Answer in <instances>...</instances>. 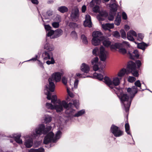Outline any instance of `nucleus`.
<instances>
[{
	"instance_id": "obj_38",
	"label": "nucleus",
	"mask_w": 152,
	"mask_h": 152,
	"mask_svg": "<svg viewBox=\"0 0 152 152\" xmlns=\"http://www.w3.org/2000/svg\"><path fill=\"white\" fill-rule=\"evenodd\" d=\"M136 80L135 77L132 76H129L128 79V81L130 83H133Z\"/></svg>"
},
{
	"instance_id": "obj_39",
	"label": "nucleus",
	"mask_w": 152,
	"mask_h": 152,
	"mask_svg": "<svg viewBox=\"0 0 152 152\" xmlns=\"http://www.w3.org/2000/svg\"><path fill=\"white\" fill-rule=\"evenodd\" d=\"M48 32L47 34V36L48 37H51L52 35L53 34V36L54 37V31L53 30H50L48 31Z\"/></svg>"
},
{
	"instance_id": "obj_51",
	"label": "nucleus",
	"mask_w": 152,
	"mask_h": 152,
	"mask_svg": "<svg viewBox=\"0 0 152 152\" xmlns=\"http://www.w3.org/2000/svg\"><path fill=\"white\" fill-rule=\"evenodd\" d=\"M114 18V16L113 15L110 14L108 17V19L110 20H113Z\"/></svg>"
},
{
	"instance_id": "obj_42",
	"label": "nucleus",
	"mask_w": 152,
	"mask_h": 152,
	"mask_svg": "<svg viewBox=\"0 0 152 152\" xmlns=\"http://www.w3.org/2000/svg\"><path fill=\"white\" fill-rule=\"evenodd\" d=\"M51 58V60L50 61H46V63L48 64L49 65V64H53L54 63V62H55L54 60V59L53 58V57Z\"/></svg>"
},
{
	"instance_id": "obj_57",
	"label": "nucleus",
	"mask_w": 152,
	"mask_h": 152,
	"mask_svg": "<svg viewBox=\"0 0 152 152\" xmlns=\"http://www.w3.org/2000/svg\"><path fill=\"white\" fill-rule=\"evenodd\" d=\"M69 26H72L73 27H74L75 26H77V24L76 23H70L69 24Z\"/></svg>"
},
{
	"instance_id": "obj_10",
	"label": "nucleus",
	"mask_w": 152,
	"mask_h": 152,
	"mask_svg": "<svg viewBox=\"0 0 152 152\" xmlns=\"http://www.w3.org/2000/svg\"><path fill=\"white\" fill-rule=\"evenodd\" d=\"M110 131L115 137H119L123 134V132L120 130L118 126L114 125H112Z\"/></svg>"
},
{
	"instance_id": "obj_13",
	"label": "nucleus",
	"mask_w": 152,
	"mask_h": 152,
	"mask_svg": "<svg viewBox=\"0 0 152 152\" xmlns=\"http://www.w3.org/2000/svg\"><path fill=\"white\" fill-rule=\"evenodd\" d=\"M84 25L85 26H88L89 27H92L91 17L89 15H86L85 20L84 22Z\"/></svg>"
},
{
	"instance_id": "obj_8",
	"label": "nucleus",
	"mask_w": 152,
	"mask_h": 152,
	"mask_svg": "<svg viewBox=\"0 0 152 152\" xmlns=\"http://www.w3.org/2000/svg\"><path fill=\"white\" fill-rule=\"evenodd\" d=\"M141 64V62L139 60L136 61V64L133 62L131 61L129 62L127 67L129 69L131 70V72L134 76L137 77L139 76V74L137 69H139L140 68Z\"/></svg>"
},
{
	"instance_id": "obj_15",
	"label": "nucleus",
	"mask_w": 152,
	"mask_h": 152,
	"mask_svg": "<svg viewBox=\"0 0 152 152\" xmlns=\"http://www.w3.org/2000/svg\"><path fill=\"white\" fill-rule=\"evenodd\" d=\"M42 57L45 60L50 59L53 57L52 53L51 52L45 51L42 53Z\"/></svg>"
},
{
	"instance_id": "obj_59",
	"label": "nucleus",
	"mask_w": 152,
	"mask_h": 152,
	"mask_svg": "<svg viewBox=\"0 0 152 152\" xmlns=\"http://www.w3.org/2000/svg\"><path fill=\"white\" fill-rule=\"evenodd\" d=\"M37 55H36L34 58H32V59L30 60L29 61L32 60L35 61L37 60Z\"/></svg>"
},
{
	"instance_id": "obj_48",
	"label": "nucleus",
	"mask_w": 152,
	"mask_h": 152,
	"mask_svg": "<svg viewBox=\"0 0 152 152\" xmlns=\"http://www.w3.org/2000/svg\"><path fill=\"white\" fill-rule=\"evenodd\" d=\"M102 28L105 30H108V28L107 27V23L102 24Z\"/></svg>"
},
{
	"instance_id": "obj_58",
	"label": "nucleus",
	"mask_w": 152,
	"mask_h": 152,
	"mask_svg": "<svg viewBox=\"0 0 152 152\" xmlns=\"http://www.w3.org/2000/svg\"><path fill=\"white\" fill-rule=\"evenodd\" d=\"M76 75L77 76L79 77H85L83 76L82 74L79 73H77L76 74Z\"/></svg>"
},
{
	"instance_id": "obj_50",
	"label": "nucleus",
	"mask_w": 152,
	"mask_h": 152,
	"mask_svg": "<svg viewBox=\"0 0 152 152\" xmlns=\"http://www.w3.org/2000/svg\"><path fill=\"white\" fill-rule=\"evenodd\" d=\"M78 80H75L74 82V87L75 88H77V85L78 83Z\"/></svg>"
},
{
	"instance_id": "obj_1",
	"label": "nucleus",
	"mask_w": 152,
	"mask_h": 152,
	"mask_svg": "<svg viewBox=\"0 0 152 152\" xmlns=\"http://www.w3.org/2000/svg\"><path fill=\"white\" fill-rule=\"evenodd\" d=\"M134 84L135 86H133L131 88H129L127 89L129 96L126 94L122 93L120 94L119 96L126 112L129 111L132 99L137 92V87L140 88L141 87V84L139 80L136 81Z\"/></svg>"
},
{
	"instance_id": "obj_53",
	"label": "nucleus",
	"mask_w": 152,
	"mask_h": 152,
	"mask_svg": "<svg viewBox=\"0 0 152 152\" xmlns=\"http://www.w3.org/2000/svg\"><path fill=\"white\" fill-rule=\"evenodd\" d=\"M67 92L69 94V96L71 97H73L74 96V95L73 94L70 92V91L68 90V89H67Z\"/></svg>"
},
{
	"instance_id": "obj_12",
	"label": "nucleus",
	"mask_w": 152,
	"mask_h": 152,
	"mask_svg": "<svg viewBox=\"0 0 152 152\" xmlns=\"http://www.w3.org/2000/svg\"><path fill=\"white\" fill-rule=\"evenodd\" d=\"M127 38L129 41L134 42V39L133 37H137V33L133 30H130L127 33Z\"/></svg>"
},
{
	"instance_id": "obj_43",
	"label": "nucleus",
	"mask_w": 152,
	"mask_h": 152,
	"mask_svg": "<svg viewBox=\"0 0 152 152\" xmlns=\"http://www.w3.org/2000/svg\"><path fill=\"white\" fill-rule=\"evenodd\" d=\"M107 26L108 30L109 29H112L114 28V25L113 23H107Z\"/></svg>"
},
{
	"instance_id": "obj_14",
	"label": "nucleus",
	"mask_w": 152,
	"mask_h": 152,
	"mask_svg": "<svg viewBox=\"0 0 152 152\" xmlns=\"http://www.w3.org/2000/svg\"><path fill=\"white\" fill-rule=\"evenodd\" d=\"M118 47L116 45V44H115L114 45H111L110 46V48L111 49H119V52L123 54H125L126 53V49L124 48H123V47L120 46V47Z\"/></svg>"
},
{
	"instance_id": "obj_45",
	"label": "nucleus",
	"mask_w": 152,
	"mask_h": 152,
	"mask_svg": "<svg viewBox=\"0 0 152 152\" xmlns=\"http://www.w3.org/2000/svg\"><path fill=\"white\" fill-rule=\"evenodd\" d=\"M113 36L116 38H118L120 37L119 33L117 31L114 32L113 34Z\"/></svg>"
},
{
	"instance_id": "obj_20",
	"label": "nucleus",
	"mask_w": 152,
	"mask_h": 152,
	"mask_svg": "<svg viewBox=\"0 0 152 152\" xmlns=\"http://www.w3.org/2000/svg\"><path fill=\"white\" fill-rule=\"evenodd\" d=\"M115 44L118 47H120V46H121L124 48L128 47L129 46V44L128 42L125 41H124L122 43H116Z\"/></svg>"
},
{
	"instance_id": "obj_21",
	"label": "nucleus",
	"mask_w": 152,
	"mask_h": 152,
	"mask_svg": "<svg viewBox=\"0 0 152 152\" xmlns=\"http://www.w3.org/2000/svg\"><path fill=\"white\" fill-rule=\"evenodd\" d=\"M63 31L60 29H57L54 31V37H52L51 38H57L62 34Z\"/></svg>"
},
{
	"instance_id": "obj_9",
	"label": "nucleus",
	"mask_w": 152,
	"mask_h": 152,
	"mask_svg": "<svg viewBox=\"0 0 152 152\" xmlns=\"http://www.w3.org/2000/svg\"><path fill=\"white\" fill-rule=\"evenodd\" d=\"M92 53L95 56L99 55L100 59L102 61H104L106 60L107 56L108 54L107 51L105 50L104 48L102 46L100 47L99 52V48L97 47H96L93 50Z\"/></svg>"
},
{
	"instance_id": "obj_46",
	"label": "nucleus",
	"mask_w": 152,
	"mask_h": 152,
	"mask_svg": "<svg viewBox=\"0 0 152 152\" xmlns=\"http://www.w3.org/2000/svg\"><path fill=\"white\" fill-rule=\"evenodd\" d=\"M62 82L64 85H66L67 83V78L65 77H63L62 79Z\"/></svg>"
},
{
	"instance_id": "obj_18",
	"label": "nucleus",
	"mask_w": 152,
	"mask_h": 152,
	"mask_svg": "<svg viewBox=\"0 0 152 152\" xmlns=\"http://www.w3.org/2000/svg\"><path fill=\"white\" fill-rule=\"evenodd\" d=\"M134 42L137 44V47L140 49L143 50H145L146 48L147 47L148 45L145 42H142L140 43H137L136 42Z\"/></svg>"
},
{
	"instance_id": "obj_40",
	"label": "nucleus",
	"mask_w": 152,
	"mask_h": 152,
	"mask_svg": "<svg viewBox=\"0 0 152 152\" xmlns=\"http://www.w3.org/2000/svg\"><path fill=\"white\" fill-rule=\"evenodd\" d=\"M71 36L73 38L76 39L77 38V35L75 31H73L71 33Z\"/></svg>"
},
{
	"instance_id": "obj_27",
	"label": "nucleus",
	"mask_w": 152,
	"mask_h": 152,
	"mask_svg": "<svg viewBox=\"0 0 152 152\" xmlns=\"http://www.w3.org/2000/svg\"><path fill=\"white\" fill-rule=\"evenodd\" d=\"M109 7L111 8V11L115 12L117 10V6L116 4L115 3L110 4Z\"/></svg>"
},
{
	"instance_id": "obj_55",
	"label": "nucleus",
	"mask_w": 152,
	"mask_h": 152,
	"mask_svg": "<svg viewBox=\"0 0 152 152\" xmlns=\"http://www.w3.org/2000/svg\"><path fill=\"white\" fill-rule=\"evenodd\" d=\"M31 1L32 3L35 4H38L39 3L38 0H31Z\"/></svg>"
},
{
	"instance_id": "obj_2",
	"label": "nucleus",
	"mask_w": 152,
	"mask_h": 152,
	"mask_svg": "<svg viewBox=\"0 0 152 152\" xmlns=\"http://www.w3.org/2000/svg\"><path fill=\"white\" fill-rule=\"evenodd\" d=\"M63 75L62 73L59 72H56L53 74L51 77L48 79L49 85L48 87L47 85L45 86L46 89L44 90V93L47 95V98L48 100L51 99V102L55 104L57 100V96L54 95L52 96L51 98V94L50 93L53 92L54 91L55 85L53 81L56 82L59 81L61 79V76Z\"/></svg>"
},
{
	"instance_id": "obj_34",
	"label": "nucleus",
	"mask_w": 152,
	"mask_h": 152,
	"mask_svg": "<svg viewBox=\"0 0 152 152\" xmlns=\"http://www.w3.org/2000/svg\"><path fill=\"white\" fill-rule=\"evenodd\" d=\"M121 37L124 39L126 38V34L125 31L123 29H121L120 31Z\"/></svg>"
},
{
	"instance_id": "obj_35",
	"label": "nucleus",
	"mask_w": 152,
	"mask_h": 152,
	"mask_svg": "<svg viewBox=\"0 0 152 152\" xmlns=\"http://www.w3.org/2000/svg\"><path fill=\"white\" fill-rule=\"evenodd\" d=\"M144 37V35L142 34H138V36L137 37V40L139 41H141L143 39Z\"/></svg>"
},
{
	"instance_id": "obj_54",
	"label": "nucleus",
	"mask_w": 152,
	"mask_h": 152,
	"mask_svg": "<svg viewBox=\"0 0 152 152\" xmlns=\"http://www.w3.org/2000/svg\"><path fill=\"white\" fill-rule=\"evenodd\" d=\"M86 9V6L85 5H83L82 7V11L83 12H84Z\"/></svg>"
},
{
	"instance_id": "obj_4",
	"label": "nucleus",
	"mask_w": 152,
	"mask_h": 152,
	"mask_svg": "<svg viewBox=\"0 0 152 152\" xmlns=\"http://www.w3.org/2000/svg\"><path fill=\"white\" fill-rule=\"evenodd\" d=\"M121 78L115 77L110 78L107 77H105L104 78V82L111 89L115 91L116 90H118L119 88L115 86H118L120 83V80Z\"/></svg>"
},
{
	"instance_id": "obj_52",
	"label": "nucleus",
	"mask_w": 152,
	"mask_h": 152,
	"mask_svg": "<svg viewBox=\"0 0 152 152\" xmlns=\"http://www.w3.org/2000/svg\"><path fill=\"white\" fill-rule=\"evenodd\" d=\"M93 69L94 71H96L99 69V67L97 64L93 65Z\"/></svg>"
},
{
	"instance_id": "obj_64",
	"label": "nucleus",
	"mask_w": 152,
	"mask_h": 152,
	"mask_svg": "<svg viewBox=\"0 0 152 152\" xmlns=\"http://www.w3.org/2000/svg\"><path fill=\"white\" fill-rule=\"evenodd\" d=\"M103 0L105 2H108V1H109V0Z\"/></svg>"
},
{
	"instance_id": "obj_61",
	"label": "nucleus",
	"mask_w": 152,
	"mask_h": 152,
	"mask_svg": "<svg viewBox=\"0 0 152 152\" xmlns=\"http://www.w3.org/2000/svg\"><path fill=\"white\" fill-rule=\"evenodd\" d=\"M94 2V1L93 0L90 2V5L91 7H93L94 6V5L93 4V3Z\"/></svg>"
},
{
	"instance_id": "obj_25",
	"label": "nucleus",
	"mask_w": 152,
	"mask_h": 152,
	"mask_svg": "<svg viewBox=\"0 0 152 152\" xmlns=\"http://www.w3.org/2000/svg\"><path fill=\"white\" fill-rule=\"evenodd\" d=\"M126 72V70L125 68L122 69L118 74V76L119 78H121L123 76Z\"/></svg>"
},
{
	"instance_id": "obj_16",
	"label": "nucleus",
	"mask_w": 152,
	"mask_h": 152,
	"mask_svg": "<svg viewBox=\"0 0 152 152\" xmlns=\"http://www.w3.org/2000/svg\"><path fill=\"white\" fill-rule=\"evenodd\" d=\"M81 70L86 73H88L89 71L90 67L88 65L85 63H83L80 68Z\"/></svg>"
},
{
	"instance_id": "obj_24",
	"label": "nucleus",
	"mask_w": 152,
	"mask_h": 152,
	"mask_svg": "<svg viewBox=\"0 0 152 152\" xmlns=\"http://www.w3.org/2000/svg\"><path fill=\"white\" fill-rule=\"evenodd\" d=\"M44 49L49 51L53 50L54 48L53 45L46 43L44 46Z\"/></svg>"
},
{
	"instance_id": "obj_26",
	"label": "nucleus",
	"mask_w": 152,
	"mask_h": 152,
	"mask_svg": "<svg viewBox=\"0 0 152 152\" xmlns=\"http://www.w3.org/2000/svg\"><path fill=\"white\" fill-rule=\"evenodd\" d=\"M121 22V17L119 13H118L116 18L115 20V24L117 26H119Z\"/></svg>"
},
{
	"instance_id": "obj_3",
	"label": "nucleus",
	"mask_w": 152,
	"mask_h": 152,
	"mask_svg": "<svg viewBox=\"0 0 152 152\" xmlns=\"http://www.w3.org/2000/svg\"><path fill=\"white\" fill-rule=\"evenodd\" d=\"M93 37L91 40V43L94 46H97L101 44L102 41L103 42V45L107 47L111 45V42L107 37H105L103 36L101 32L95 31L92 33Z\"/></svg>"
},
{
	"instance_id": "obj_56",
	"label": "nucleus",
	"mask_w": 152,
	"mask_h": 152,
	"mask_svg": "<svg viewBox=\"0 0 152 152\" xmlns=\"http://www.w3.org/2000/svg\"><path fill=\"white\" fill-rule=\"evenodd\" d=\"M53 12L50 10L48 11L47 12V14L49 16L52 15Z\"/></svg>"
},
{
	"instance_id": "obj_44",
	"label": "nucleus",
	"mask_w": 152,
	"mask_h": 152,
	"mask_svg": "<svg viewBox=\"0 0 152 152\" xmlns=\"http://www.w3.org/2000/svg\"><path fill=\"white\" fill-rule=\"evenodd\" d=\"M99 7L98 6H95L93 8V10L95 12H97L99 10Z\"/></svg>"
},
{
	"instance_id": "obj_31",
	"label": "nucleus",
	"mask_w": 152,
	"mask_h": 152,
	"mask_svg": "<svg viewBox=\"0 0 152 152\" xmlns=\"http://www.w3.org/2000/svg\"><path fill=\"white\" fill-rule=\"evenodd\" d=\"M81 39L83 43L85 44H87L88 40L87 37L84 34L82 35L81 36Z\"/></svg>"
},
{
	"instance_id": "obj_36",
	"label": "nucleus",
	"mask_w": 152,
	"mask_h": 152,
	"mask_svg": "<svg viewBox=\"0 0 152 152\" xmlns=\"http://www.w3.org/2000/svg\"><path fill=\"white\" fill-rule=\"evenodd\" d=\"M99 58L96 57L93 59L91 61V63L92 65L97 64H98V61Z\"/></svg>"
},
{
	"instance_id": "obj_17",
	"label": "nucleus",
	"mask_w": 152,
	"mask_h": 152,
	"mask_svg": "<svg viewBox=\"0 0 152 152\" xmlns=\"http://www.w3.org/2000/svg\"><path fill=\"white\" fill-rule=\"evenodd\" d=\"M33 140L32 138H29L26 139L25 145L27 148L31 147L33 145Z\"/></svg>"
},
{
	"instance_id": "obj_41",
	"label": "nucleus",
	"mask_w": 152,
	"mask_h": 152,
	"mask_svg": "<svg viewBox=\"0 0 152 152\" xmlns=\"http://www.w3.org/2000/svg\"><path fill=\"white\" fill-rule=\"evenodd\" d=\"M52 26L55 28H58L59 26V24L58 22H53L52 24Z\"/></svg>"
},
{
	"instance_id": "obj_28",
	"label": "nucleus",
	"mask_w": 152,
	"mask_h": 152,
	"mask_svg": "<svg viewBox=\"0 0 152 152\" xmlns=\"http://www.w3.org/2000/svg\"><path fill=\"white\" fill-rule=\"evenodd\" d=\"M44 148H42L37 149L31 148L28 150V152H44Z\"/></svg>"
},
{
	"instance_id": "obj_23",
	"label": "nucleus",
	"mask_w": 152,
	"mask_h": 152,
	"mask_svg": "<svg viewBox=\"0 0 152 152\" xmlns=\"http://www.w3.org/2000/svg\"><path fill=\"white\" fill-rule=\"evenodd\" d=\"M20 137L21 135L20 134H15L14 136V137L15 138V140L16 142L17 143L20 144L22 143V140L20 139Z\"/></svg>"
},
{
	"instance_id": "obj_32",
	"label": "nucleus",
	"mask_w": 152,
	"mask_h": 152,
	"mask_svg": "<svg viewBox=\"0 0 152 152\" xmlns=\"http://www.w3.org/2000/svg\"><path fill=\"white\" fill-rule=\"evenodd\" d=\"M85 113V110H82L75 113L74 115V116L76 117H78L83 115Z\"/></svg>"
},
{
	"instance_id": "obj_62",
	"label": "nucleus",
	"mask_w": 152,
	"mask_h": 152,
	"mask_svg": "<svg viewBox=\"0 0 152 152\" xmlns=\"http://www.w3.org/2000/svg\"><path fill=\"white\" fill-rule=\"evenodd\" d=\"M66 100L68 102L70 101V99L69 96H67V97L66 98Z\"/></svg>"
},
{
	"instance_id": "obj_60",
	"label": "nucleus",
	"mask_w": 152,
	"mask_h": 152,
	"mask_svg": "<svg viewBox=\"0 0 152 152\" xmlns=\"http://www.w3.org/2000/svg\"><path fill=\"white\" fill-rule=\"evenodd\" d=\"M124 28L126 30H127L129 29V26L127 25H126L125 26Z\"/></svg>"
},
{
	"instance_id": "obj_7",
	"label": "nucleus",
	"mask_w": 152,
	"mask_h": 152,
	"mask_svg": "<svg viewBox=\"0 0 152 152\" xmlns=\"http://www.w3.org/2000/svg\"><path fill=\"white\" fill-rule=\"evenodd\" d=\"M61 134V132L58 130L55 136L54 137V134L53 133L50 132L45 137L44 143L47 144L51 142H55L57 140L60 138Z\"/></svg>"
},
{
	"instance_id": "obj_5",
	"label": "nucleus",
	"mask_w": 152,
	"mask_h": 152,
	"mask_svg": "<svg viewBox=\"0 0 152 152\" xmlns=\"http://www.w3.org/2000/svg\"><path fill=\"white\" fill-rule=\"evenodd\" d=\"M51 128L52 127L50 126H47L45 128L43 124H40L36 128L35 132H34L32 136L33 137L37 138L39 137L40 135L42 134H46L50 130Z\"/></svg>"
},
{
	"instance_id": "obj_49",
	"label": "nucleus",
	"mask_w": 152,
	"mask_h": 152,
	"mask_svg": "<svg viewBox=\"0 0 152 152\" xmlns=\"http://www.w3.org/2000/svg\"><path fill=\"white\" fill-rule=\"evenodd\" d=\"M45 30L47 31H49L50 30L51 27L50 25H45Z\"/></svg>"
},
{
	"instance_id": "obj_6",
	"label": "nucleus",
	"mask_w": 152,
	"mask_h": 152,
	"mask_svg": "<svg viewBox=\"0 0 152 152\" xmlns=\"http://www.w3.org/2000/svg\"><path fill=\"white\" fill-rule=\"evenodd\" d=\"M72 104L69 103L67 104L65 101H63L61 102L60 101L58 102V104L54 106L51 103H46V107L48 108L51 109H55L56 110L57 112H61L63 110V107L65 108H67L69 106H71Z\"/></svg>"
},
{
	"instance_id": "obj_19",
	"label": "nucleus",
	"mask_w": 152,
	"mask_h": 152,
	"mask_svg": "<svg viewBox=\"0 0 152 152\" xmlns=\"http://www.w3.org/2000/svg\"><path fill=\"white\" fill-rule=\"evenodd\" d=\"M128 54L129 55L130 58L132 59H134V57L138 58L139 56V55L138 53V51L136 50H135L132 53V54L130 52H129Z\"/></svg>"
},
{
	"instance_id": "obj_22",
	"label": "nucleus",
	"mask_w": 152,
	"mask_h": 152,
	"mask_svg": "<svg viewBox=\"0 0 152 152\" xmlns=\"http://www.w3.org/2000/svg\"><path fill=\"white\" fill-rule=\"evenodd\" d=\"M58 10L61 13H63L67 12L68 11V9L66 6H62L59 7L58 8Z\"/></svg>"
},
{
	"instance_id": "obj_47",
	"label": "nucleus",
	"mask_w": 152,
	"mask_h": 152,
	"mask_svg": "<svg viewBox=\"0 0 152 152\" xmlns=\"http://www.w3.org/2000/svg\"><path fill=\"white\" fill-rule=\"evenodd\" d=\"M122 18L123 19L126 20L127 19V15L126 13L124 12H123L122 13Z\"/></svg>"
},
{
	"instance_id": "obj_11",
	"label": "nucleus",
	"mask_w": 152,
	"mask_h": 152,
	"mask_svg": "<svg viewBox=\"0 0 152 152\" xmlns=\"http://www.w3.org/2000/svg\"><path fill=\"white\" fill-rule=\"evenodd\" d=\"M79 16V10L77 7H74L72 10L70 17L72 20L76 21L78 19Z\"/></svg>"
},
{
	"instance_id": "obj_29",
	"label": "nucleus",
	"mask_w": 152,
	"mask_h": 152,
	"mask_svg": "<svg viewBox=\"0 0 152 152\" xmlns=\"http://www.w3.org/2000/svg\"><path fill=\"white\" fill-rule=\"evenodd\" d=\"M93 76L96 79H98L99 80H102L104 78L103 76L101 74H97L96 72L93 74Z\"/></svg>"
},
{
	"instance_id": "obj_33",
	"label": "nucleus",
	"mask_w": 152,
	"mask_h": 152,
	"mask_svg": "<svg viewBox=\"0 0 152 152\" xmlns=\"http://www.w3.org/2000/svg\"><path fill=\"white\" fill-rule=\"evenodd\" d=\"M125 126L126 132L128 134L132 136V135L129 131L130 127L129 124L126 123L125 124Z\"/></svg>"
},
{
	"instance_id": "obj_37",
	"label": "nucleus",
	"mask_w": 152,
	"mask_h": 152,
	"mask_svg": "<svg viewBox=\"0 0 152 152\" xmlns=\"http://www.w3.org/2000/svg\"><path fill=\"white\" fill-rule=\"evenodd\" d=\"M51 120V117L49 115L46 116L45 119V121L46 123L50 122Z\"/></svg>"
},
{
	"instance_id": "obj_63",
	"label": "nucleus",
	"mask_w": 152,
	"mask_h": 152,
	"mask_svg": "<svg viewBox=\"0 0 152 152\" xmlns=\"http://www.w3.org/2000/svg\"><path fill=\"white\" fill-rule=\"evenodd\" d=\"M40 66H41V67H43V68H44V67H43V65H42V63H41V64H40Z\"/></svg>"
},
{
	"instance_id": "obj_30",
	"label": "nucleus",
	"mask_w": 152,
	"mask_h": 152,
	"mask_svg": "<svg viewBox=\"0 0 152 152\" xmlns=\"http://www.w3.org/2000/svg\"><path fill=\"white\" fill-rule=\"evenodd\" d=\"M73 104L71 103L72 104V105L71 106L69 105L68 107V108H66V109H69V108H71L73 105H74L76 107H77L78 106L79 104L78 101L77 100H73ZM70 103H71V102Z\"/></svg>"
}]
</instances>
